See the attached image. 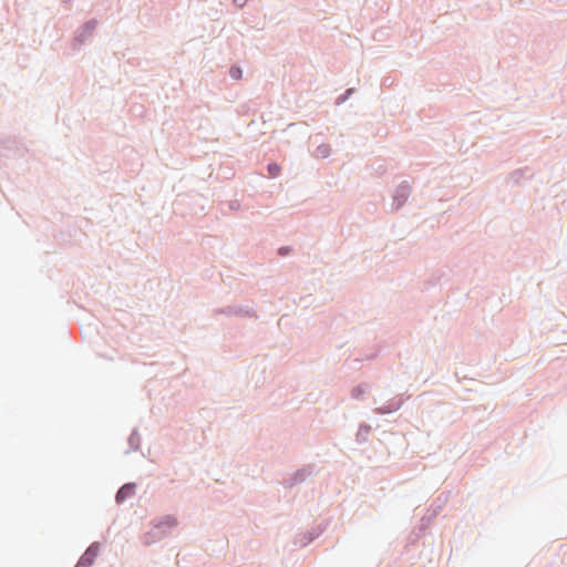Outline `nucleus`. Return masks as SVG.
Here are the masks:
<instances>
[{
  "instance_id": "nucleus-1",
  "label": "nucleus",
  "mask_w": 567,
  "mask_h": 567,
  "mask_svg": "<svg viewBox=\"0 0 567 567\" xmlns=\"http://www.w3.org/2000/svg\"><path fill=\"white\" fill-rule=\"evenodd\" d=\"M134 486L133 485H124L120 488L116 494V501L121 502L125 498L130 497L133 494Z\"/></svg>"
},
{
  "instance_id": "nucleus-2",
  "label": "nucleus",
  "mask_w": 567,
  "mask_h": 567,
  "mask_svg": "<svg viewBox=\"0 0 567 567\" xmlns=\"http://www.w3.org/2000/svg\"><path fill=\"white\" fill-rule=\"evenodd\" d=\"M96 551H94L92 549V553L91 550H87L81 558L80 563H79V566L78 567H81V566H89L93 563V559L95 558L96 556Z\"/></svg>"
},
{
  "instance_id": "nucleus-3",
  "label": "nucleus",
  "mask_w": 567,
  "mask_h": 567,
  "mask_svg": "<svg viewBox=\"0 0 567 567\" xmlns=\"http://www.w3.org/2000/svg\"><path fill=\"white\" fill-rule=\"evenodd\" d=\"M268 172H269V174H270L272 177H275V176H277V175L279 174V172H280V167H279V165H277V164H270V165L268 166Z\"/></svg>"
},
{
  "instance_id": "nucleus-4",
  "label": "nucleus",
  "mask_w": 567,
  "mask_h": 567,
  "mask_svg": "<svg viewBox=\"0 0 567 567\" xmlns=\"http://www.w3.org/2000/svg\"><path fill=\"white\" fill-rule=\"evenodd\" d=\"M230 75L234 78V79H240L241 78V70L239 68H231L230 69Z\"/></svg>"
},
{
  "instance_id": "nucleus-5",
  "label": "nucleus",
  "mask_w": 567,
  "mask_h": 567,
  "mask_svg": "<svg viewBox=\"0 0 567 567\" xmlns=\"http://www.w3.org/2000/svg\"><path fill=\"white\" fill-rule=\"evenodd\" d=\"M318 151L321 153L322 156H326L327 155V150L324 146L322 147H319Z\"/></svg>"
},
{
  "instance_id": "nucleus-6",
  "label": "nucleus",
  "mask_w": 567,
  "mask_h": 567,
  "mask_svg": "<svg viewBox=\"0 0 567 567\" xmlns=\"http://www.w3.org/2000/svg\"><path fill=\"white\" fill-rule=\"evenodd\" d=\"M234 2L241 7L245 4L246 0H234Z\"/></svg>"
}]
</instances>
